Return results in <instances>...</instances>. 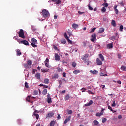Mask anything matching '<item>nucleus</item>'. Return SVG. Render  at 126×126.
I'll return each instance as SVG.
<instances>
[{"mask_svg": "<svg viewBox=\"0 0 126 126\" xmlns=\"http://www.w3.org/2000/svg\"><path fill=\"white\" fill-rule=\"evenodd\" d=\"M89 57V54H85L81 56V59L84 61L85 63H87V65H89V63H90V61H89V59H87V58Z\"/></svg>", "mask_w": 126, "mask_h": 126, "instance_id": "f257e3e1", "label": "nucleus"}, {"mask_svg": "<svg viewBox=\"0 0 126 126\" xmlns=\"http://www.w3.org/2000/svg\"><path fill=\"white\" fill-rule=\"evenodd\" d=\"M41 14L44 18H47L50 16V12L46 9L42 10Z\"/></svg>", "mask_w": 126, "mask_h": 126, "instance_id": "f03ea898", "label": "nucleus"}, {"mask_svg": "<svg viewBox=\"0 0 126 126\" xmlns=\"http://www.w3.org/2000/svg\"><path fill=\"white\" fill-rule=\"evenodd\" d=\"M32 41V43H31V45L32 46V47H33V48H37V39H35V38H33L31 39Z\"/></svg>", "mask_w": 126, "mask_h": 126, "instance_id": "7ed1b4c3", "label": "nucleus"}, {"mask_svg": "<svg viewBox=\"0 0 126 126\" xmlns=\"http://www.w3.org/2000/svg\"><path fill=\"white\" fill-rule=\"evenodd\" d=\"M19 37L22 39H25V35H24V31L23 29H20L19 33Z\"/></svg>", "mask_w": 126, "mask_h": 126, "instance_id": "20e7f679", "label": "nucleus"}, {"mask_svg": "<svg viewBox=\"0 0 126 126\" xmlns=\"http://www.w3.org/2000/svg\"><path fill=\"white\" fill-rule=\"evenodd\" d=\"M97 39V35H96L95 33H94L91 35V42H95V40Z\"/></svg>", "mask_w": 126, "mask_h": 126, "instance_id": "39448f33", "label": "nucleus"}, {"mask_svg": "<svg viewBox=\"0 0 126 126\" xmlns=\"http://www.w3.org/2000/svg\"><path fill=\"white\" fill-rule=\"evenodd\" d=\"M21 44H23L25 46H28L29 45V43L27 40H24L23 41H20Z\"/></svg>", "mask_w": 126, "mask_h": 126, "instance_id": "423d86ee", "label": "nucleus"}, {"mask_svg": "<svg viewBox=\"0 0 126 126\" xmlns=\"http://www.w3.org/2000/svg\"><path fill=\"white\" fill-rule=\"evenodd\" d=\"M55 61H60V60H61V58L58 53L55 54Z\"/></svg>", "mask_w": 126, "mask_h": 126, "instance_id": "0eeeda50", "label": "nucleus"}, {"mask_svg": "<svg viewBox=\"0 0 126 126\" xmlns=\"http://www.w3.org/2000/svg\"><path fill=\"white\" fill-rule=\"evenodd\" d=\"M96 63H97V65H102V64H103V62H102L99 58L96 59Z\"/></svg>", "mask_w": 126, "mask_h": 126, "instance_id": "6e6552de", "label": "nucleus"}, {"mask_svg": "<svg viewBox=\"0 0 126 126\" xmlns=\"http://www.w3.org/2000/svg\"><path fill=\"white\" fill-rule=\"evenodd\" d=\"M93 124L95 126H100V125H99V121H97V120H94Z\"/></svg>", "mask_w": 126, "mask_h": 126, "instance_id": "1a4fd4ad", "label": "nucleus"}, {"mask_svg": "<svg viewBox=\"0 0 126 126\" xmlns=\"http://www.w3.org/2000/svg\"><path fill=\"white\" fill-rule=\"evenodd\" d=\"M35 77L37 79L40 80L41 79V74L40 73H36L35 74Z\"/></svg>", "mask_w": 126, "mask_h": 126, "instance_id": "9d476101", "label": "nucleus"}, {"mask_svg": "<svg viewBox=\"0 0 126 126\" xmlns=\"http://www.w3.org/2000/svg\"><path fill=\"white\" fill-rule=\"evenodd\" d=\"M54 112H50L48 113V114L46 115L47 118H52L53 116H54Z\"/></svg>", "mask_w": 126, "mask_h": 126, "instance_id": "9b49d317", "label": "nucleus"}, {"mask_svg": "<svg viewBox=\"0 0 126 126\" xmlns=\"http://www.w3.org/2000/svg\"><path fill=\"white\" fill-rule=\"evenodd\" d=\"M70 119H71V116H69L65 120L64 124H67L68 122H69L70 121Z\"/></svg>", "mask_w": 126, "mask_h": 126, "instance_id": "f8f14e48", "label": "nucleus"}, {"mask_svg": "<svg viewBox=\"0 0 126 126\" xmlns=\"http://www.w3.org/2000/svg\"><path fill=\"white\" fill-rule=\"evenodd\" d=\"M93 104V101L90 100L89 103H87L85 104V107H89V106H91Z\"/></svg>", "mask_w": 126, "mask_h": 126, "instance_id": "ddd939ff", "label": "nucleus"}, {"mask_svg": "<svg viewBox=\"0 0 126 126\" xmlns=\"http://www.w3.org/2000/svg\"><path fill=\"white\" fill-rule=\"evenodd\" d=\"M105 31V29L103 28H100L99 30L98 33L99 34H102V33H104V32Z\"/></svg>", "mask_w": 126, "mask_h": 126, "instance_id": "4468645a", "label": "nucleus"}, {"mask_svg": "<svg viewBox=\"0 0 126 126\" xmlns=\"http://www.w3.org/2000/svg\"><path fill=\"white\" fill-rule=\"evenodd\" d=\"M69 99H70V96L69 95V94H68L67 95H65L64 97V100H65V101H68Z\"/></svg>", "mask_w": 126, "mask_h": 126, "instance_id": "2eb2a0df", "label": "nucleus"}, {"mask_svg": "<svg viewBox=\"0 0 126 126\" xmlns=\"http://www.w3.org/2000/svg\"><path fill=\"white\" fill-rule=\"evenodd\" d=\"M73 29H76V28H78V24L73 23L72 25Z\"/></svg>", "mask_w": 126, "mask_h": 126, "instance_id": "dca6fc26", "label": "nucleus"}, {"mask_svg": "<svg viewBox=\"0 0 126 126\" xmlns=\"http://www.w3.org/2000/svg\"><path fill=\"white\" fill-rule=\"evenodd\" d=\"M24 67L26 69H29V68H31V66H29L28 64L27 63L24 64Z\"/></svg>", "mask_w": 126, "mask_h": 126, "instance_id": "f3484780", "label": "nucleus"}, {"mask_svg": "<svg viewBox=\"0 0 126 126\" xmlns=\"http://www.w3.org/2000/svg\"><path fill=\"white\" fill-rule=\"evenodd\" d=\"M117 7H118V5H115L114 6V10L115 11L116 14H119V10L117 9Z\"/></svg>", "mask_w": 126, "mask_h": 126, "instance_id": "a211bd4d", "label": "nucleus"}, {"mask_svg": "<svg viewBox=\"0 0 126 126\" xmlns=\"http://www.w3.org/2000/svg\"><path fill=\"white\" fill-rule=\"evenodd\" d=\"M107 49H112L113 48V43H111L107 45Z\"/></svg>", "mask_w": 126, "mask_h": 126, "instance_id": "6ab92c4d", "label": "nucleus"}, {"mask_svg": "<svg viewBox=\"0 0 126 126\" xmlns=\"http://www.w3.org/2000/svg\"><path fill=\"white\" fill-rule=\"evenodd\" d=\"M99 58L101 60V61H105V59L104 58V56L102 54H99Z\"/></svg>", "mask_w": 126, "mask_h": 126, "instance_id": "aec40b11", "label": "nucleus"}, {"mask_svg": "<svg viewBox=\"0 0 126 126\" xmlns=\"http://www.w3.org/2000/svg\"><path fill=\"white\" fill-rule=\"evenodd\" d=\"M16 52L17 53V56H21V52L19 49H16Z\"/></svg>", "mask_w": 126, "mask_h": 126, "instance_id": "412c9836", "label": "nucleus"}, {"mask_svg": "<svg viewBox=\"0 0 126 126\" xmlns=\"http://www.w3.org/2000/svg\"><path fill=\"white\" fill-rule=\"evenodd\" d=\"M27 64H28L29 66H31V65H32V61L28 60L27 62Z\"/></svg>", "mask_w": 126, "mask_h": 126, "instance_id": "4be33fe9", "label": "nucleus"}, {"mask_svg": "<svg viewBox=\"0 0 126 126\" xmlns=\"http://www.w3.org/2000/svg\"><path fill=\"white\" fill-rule=\"evenodd\" d=\"M91 73H92V74H97L98 73V71L94 70V71L91 70L90 71Z\"/></svg>", "mask_w": 126, "mask_h": 126, "instance_id": "5701e85b", "label": "nucleus"}, {"mask_svg": "<svg viewBox=\"0 0 126 126\" xmlns=\"http://www.w3.org/2000/svg\"><path fill=\"white\" fill-rule=\"evenodd\" d=\"M111 25H112V26H114V27H116V21H115V20H112Z\"/></svg>", "mask_w": 126, "mask_h": 126, "instance_id": "b1692460", "label": "nucleus"}, {"mask_svg": "<svg viewBox=\"0 0 126 126\" xmlns=\"http://www.w3.org/2000/svg\"><path fill=\"white\" fill-rule=\"evenodd\" d=\"M48 92V90L47 89H44L42 91V94L43 95H46Z\"/></svg>", "mask_w": 126, "mask_h": 126, "instance_id": "393cba45", "label": "nucleus"}, {"mask_svg": "<svg viewBox=\"0 0 126 126\" xmlns=\"http://www.w3.org/2000/svg\"><path fill=\"white\" fill-rule=\"evenodd\" d=\"M74 74H78V73H80V70H75L73 71Z\"/></svg>", "mask_w": 126, "mask_h": 126, "instance_id": "a878e982", "label": "nucleus"}, {"mask_svg": "<svg viewBox=\"0 0 126 126\" xmlns=\"http://www.w3.org/2000/svg\"><path fill=\"white\" fill-rule=\"evenodd\" d=\"M121 70H123V71H126V67L125 66L122 65L121 67Z\"/></svg>", "mask_w": 126, "mask_h": 126, "instance_id": "bb28decb", "label": "nucleus"}, {"mask_svg": "<svg viewBox=\"0 0 126 126\" xmlns=\"http://www.w3.org/2000/svg\"><path fill=\"white\" fill-rule=\"evenodd\" d=\"M62 44H66V40L65 39H62L61 40Z\"/></svg>", "mask_w": 126, "mask_h": 126, "instance_id": "cd10ccee", "label": "nucleus"}, {"mask_svg": "<svg viewBox=\"0 0 126 126\" xmlns=\"http://www.w3.org/2000/svg\"><path fill=\"white\" fill-rule=\"evenodd\" d=\"M55 124H56V122L54 121H51L50 122V126H54Z\"/></svg>", "mask_w": 126, "mask_h": 126, "instance_id": "c85d7f7f", "label": "nucleus"}, {"mask_svg": "<svg viewBox=\"0 0 126 126\" xmlns=\"http://www.w3.org/2000/svg\"><path fill=\"white\" fill-rule=\"evenodd\" d=\"M50 82V80L49 79H44V83L45 84H48Z\"/></svg>", "mask_w": 126, "mask_h": 126, "instance_id": "c756f323", "label": "nucleus"}, {"mask_svg": "<svg viewBox=\"0 0 126 126\" xmlns=\"http://www.w3.org/2000/svg\"><path fill=\"white\" fill-rule=\"evenodd\" d=\"M108 108L109 110H110V111H111V112H114L115 113L116 111H114L110 105H108Z\"/></svg>", "mask_w": 126, "mask_h": 126, "instance_id": "7c9ffc66", "label": "nucleus"}, {"mask_svg": "<svg viewBox=\"0 0 126 126\" xmlns=\"http://www.w3.org/2000/svg\"><path fill=\"white\" fill-rule=\"evenodd\" d=\"M58 77H59V75L58 74H55L54 75L53 78H54V79H57V78H58Z\"/></svg>", "mask_w": 126, "mask_h": 126, "instance_id": "2f4dec72", "label": "nucleus"}, {"mask_svg": "<svg viewBox=\"0 0 126 126\" xmlns=\"http://www.w3.org/2000/svg\"><path fill=\"white\" fill-rule=\"evenodd\" d=\"M102 115H103V113H102L98 112L96 114V117H101V116H102Z\"/></svg>", "mask_w": 126, "mask_h": 126, "instance_id": "473e14b6", "label": "nucleus"}, {"mask_svg": "<svg viewBox=\"0 0 126 126\" xmlns=\"http://www.w3.org/2000/svg\"><path fill=\"white\" fill-rule=\"evenodd\" d=\"M33 116H35L36 117V118L37 119V120H38V119H39V114H37V113H35V112L33 113Z\"/></svg>", "mask_w": 126, "mask_h": 126, "instance_id": "72a5a7b5", "label": "nucleus"}, {"mask_svg": "<svg viewBox=\"0 0 126 126\" xmlns=\"http://www.w3.org/2000/svg\"><path fill=\"white\" fill-rule=\"evenodd\" d=\"M47 103L48 104H50V103H52V98H47Z\"/></svg>", "mask_w": 126, "mask_h": 126, "instance_id": "f704fd0d", "label": "nucleus"}, {"mask_svg": "<svg viewBox=\"0 0 126 126\" xmlns=\"http://www.w3.org/2000/svg\"><path fill=\"white\" fill-rule=\"evenodd\" d=\"M103 6H104V7H108V6H109V4L107 3H104L103 4H102Z\"/></svg>", "mask_w": 126, "mask_h": 126, "instance_id": "c9c22d12", "label": "nucleus"}, {"mask_svg": "<svg viewBox=\"0 0 126 126\" xmlns=\"http://www.w3.org/2000/svg\"><path fill=\"white\" fill-rule=\"evenodd\" d=\"M101 12H103V13L106 12V8H105V7H103L102 8Z\"/></svg>", "mask_w": 126, "mask_h": 126, "instance_id": "e433bc0d", "label": "nucleus"}, {"mask_svg": "<svg viewBox=\"0 0 126 126\" xmlns=\"http://www.w3.org/2000/svg\"><path fill=\"white\" fill-rule=\"evenodd\" d=\"M72 66H73V67H75L76 66V63L72 62Z\"/></svg>", "mask_w": 126, "mask_h": 126, "instance_id": "4c0bfd02", "label": "nucleus"}, {"mask_svg": "<svg viewBox=\"0 0 126 126\" xmlns=\"http://www.w3.org/2000/svg\"><path fill=\"white\" fill-rule=\"evenodd\" d=\"M49 69H41V72L45 73V72H48V71Z\"/></svg>", "mask_w": 126, "mask_h": 126, "instance_id": "58836bf2", "label": "nucleus"}, {"mask_svg": "<svg viewBox=\"0 0 126 126\" xmlns=\"http://www.w3.org/2000/svg\"><path fill=\"white\" fill-rule=\"evenodd\" d=\"M55 2L56 4H60L61 1V0H56Z\"/></svg>", "mask_w": 126, "mask_h": 126, "instance_id": "ea45409f", "label": "nucleus"}, {"mask_svg": "<svg viewBox=\"0 0 126 126\" xmlns=\"http://www.w3.org/2000/svg\"><path fill=\"white\" fill-rule=\"evenodd\" d=\"M112 107H116V101L115 100L112 101Z\"/></svg>", "mask_w": 126, "mask_h": 126, "instance_id": "a19ab883", "label": "nucleus"}, {"mask_svg": "<svg viewBox=\"0 0 126 126\" xmlns=\"http://www.w3.org/2000/svg\"><path fill=\"white\" fill-rule=\"evenodd\" d=\"M38 94V91L37 90H35L33 92V95L34 96H36V95H37Z\"/></svg>", "mask_w": 126, "mask_h": 126, "instance_id": "79ce46f5", "label": "nucleus"}, {"mask_svg": "<svg viewBox=\"0 0 126 126\" xmlns=\"http://www.w3.org/2000/svg\"><path fill=\"white\" fill-rule=\"evenodd\" d=\"M95 30H96V28H93V29H92L91 31H90V33H93V32H94Z\"/></svg>", "mask_w": 126, "mask_h": 126, "instance_id": "37998d69", "label": "nucleus"}, {"mask_svg": "<svg viewBox=\"0 0 126 126\" xmlns=\"http://www.w3.org/2000/svg\"><path fill=\"white\" fill-rule=\"evenodd\" d=\"M26 101L27 102H30V96H28L26 98Z\"/></svg>", "mask_w": 126, "mask_h": 126, "instance_id": "c03bdc74", "label": "nucleus"}, {"mask_svg": "<svg viewBox=\"0 0 126 126\" xmlns=\"http://www.w3.org/2000/svg\"><path fill=\"white\" fill-rule=\"evenodd\" d=\"M88 93L89 94H92V95H94V93H93V92L92 91H91L90 90H88Z\"/></svg>", "mask_w": 126, "mask_h": 126, "instance_id": "a18cd8bd", "label": "nucleus"}, {"mask_svg": "<svg viewBox=\"0 0 126 126\" xmlns=\"http://www.w3.org/2000/svg\"><path fill=\"white\" fill-rule=\"evenodd\" d=\"M123 29H124V27L123 26V25H121L120 26V29H119L120 31H123Z\"/></svg>", "mask_w": 126, "mask_h": 126, "instance_id": "49530a36", "label": "nucleus"}, {"mask_svg": "<svg viewBox=\"0 0 126 126\" xmlns=\"http://www.w3.org/2000/svg\"><path fill=\"white\" fill-rule=\"evenodd\" d=\"M64 37H65V39H66V40H67V39H69V38L68 37V36H67V34H66V33H65L64 34Z\"/></svg>", "mask_w": 126, "mask_h": 126, "instance_id": "de8ad7c7", "label": "nucleus"}, {"mask_svg": "<svg viewBox=\"0 0 126 126\" xmlns=\"http://www.w3.org/2000/svg\"><path fill=\"white\" fill-rule=\"evenodd\" d=\"M25 87H26V88H28L29 87L28 83H27V82H25Z\"/></svg>", "mask_w": 126, "mask_h": 126, "instance_id": "09e8293b", "label": "nucleus"}, {"mask_svg": "<svg viewBox=\"0 0 126 126\" xmlns=\"http://www.w3.org/2000/svg\"><path fill=\"white\" fill-rule=\"evenodd\" d=\"M67 112L69 115L72 114V110H67Z\"/></svg>", "mask_w": 126, "mask_h": 126, "instance_id": "8fccbe9b", "label": "nucleus"}, {"mask_svg": "<svg viewBox=\"0 0 126 126\" xmlns=\"http://www.w3.org/2000/svg\"><path fill=\"white\" fill-rule=\"evenodd\" d=\"M45 65L46 67L50 68V65H49V63H45Z\"/></svg>", "mask_w": 126, "mask_h": 126, "instance_id": "3c124183", "label": "nucleus"}, {"mask_svg": "<svg viewBox=\"0 0 126 126\" xmlns=\"http://www.w3.org/2000/svg\"><path fill=\"white\" fill-rule=\"evenodd\" d=\"M107 122V118H103L102 120V123H106Z\"/></svg>", "mask_w": 126, "mask_h": 126, "instance_id": "603ef678", "label": "nucleus"}, {"mask_svg": "<svg viewBox=\"0 0 126 126\" xmlns=\"http://www.w3.org/2000/svg\"><path fill=\"white\" fill-rule=\"evenodd\" d=\"M81 90H83V91H82V92H85V91H86V90H87V89L86 88H82L81 89Z\"/></svg>", "mask_w": 126, "mask_h": 126, "instance_id": "864d4df0", "label": "nucleus"}, {"mask_svg": "<svg viewBox=\"0 0 126 126\" xmlns=\"http://www.w3.org/2000/svg\"><path fill=\"white\" fill-rule=\"evenodd\" d=\"M62 63L64 65L67 64V62H65L64 60H63Z\"/></svg>", "mask_w": 126, "mask_h": 126, "instance_id": "5fc2aeb1", "label": "nucleus"}, {"mask_svg": "<svg viewBox=\"0 0 126 126\" xmlns=\"http://www.w3.org/2000/svg\"><path fill=\"white\" fill-rule=\"evenodd\" d=\"M67 40L68 42L69 43V44H72V41L71 40H70L69 38H68L67 39Z\"/></svg>", "mask_w": 126, "mask_h": 126, "instance_id": "6e6d98bb", "label": "nucleus"}, {"mask_svg": "<svg viewBox=\"0 0 126 126\" xmlns=\"http://www.w3.org/2000/svg\"><path fill=\"white\" fill-rule=\"evenodd\" d=\"M62 75L63 77H66V73L65 72H63V74H62Z\"/></svg>", "mask_w": 126, "mask_h": 126, "instance_id": "4d7b16f0", "label": "nucleus"}, {"mask_svg": "<svg viewBox=\"0 0 126 126\" xmlns=\"http://www.w3.org/2000/svg\"><path fill=\"white\" fill-rule=\"evenodd\" d=\"M47 98V99H49V98H51V95H50V94H49V93H48Z\"/></svg>", "mask_w": 126, "mask_h": 126, "instance_id": "13d9d810", "label": "nucleus"}, {"mask_svg": "<svg viewBox=\"0 0 126 126\" xmlns=\"http://www.w3.org/2000/svg\"><path fill=\"white\" fill-rule=\"evenodd\" d=\"M58 120H60L61 119V115L60 114H58V117H57Z\"/></svg>", "mask_w": 126, "mask_h": 126, "instance_id": "bf43d9fd", "label": "nucleus"}, {"mask_svg": "<svg viewBox=\"0 0 126 126\" xmlns=\"http://www.w3.org/2000/svg\"><path fill=\"white\" fill-rule=\"evenodd\" d=\"M78 13H79V14H83V13H84V12L79 11Z\"/></svg>", "mask_w": 126, "mask_h": 126, "instance_id": "052dcab7", "label": "nucleus"}, {"mask_svg": "<svg viewBox=\"0 0 126 126\" xmlns=\"http://www.w3.org/2000/svg\"><path fill=\"white\" fill-rule=\"evenodd\" d=\"M45 62L47 63H49V58H46V60H45Z\"/></svg>", "mask_w": 126, "mask_h": 126, "instance_id": "680f3d73", "label": "nucleus"}, {"mask_svg": "<svg viewBox=\"0 0 126 126\" xmlns=\"http://www.w3.org/2000/svg\"><path fill=\"white\" fill-rule=\"evenodd\" d=\"M89 9L90 10H93V8L90 6H89Z\"/></svg>", "mask_w": 126, "mask_h": 126, "instance_id": "e2e57ef3", "label": "nucleus"}, {"mask_svg": "<svg viewBox=\"0 0 126 126\" xmlns=\"http://www.w3.org/2000/svg\"><path fill=\"white\" fill-rule=\"evenodd\" d=\"M117 83H119V84H121L122 82L120 80L117 81Z\"/></svg>", "mask_w": 126, "mask_h": 126, "instance_id": "0e129e2a", "label": "nucleus"}, {"mask_svg": "<svg viewBox=\"0 0 126 126\" xmlns=\"http://www.w3.org/2000/svg\"><path fill=\"white\" fill-rule=\"evenodd\" d=\"M34 113H35V114H36V113H40V111L38 110H35Z\"/></svg>", "mask_w": 126, "mask_h": 126, "instance_id": "69168bd1", "label": "nucleus"}, {"mask_svg": "<svg viewBox=\"0 0 126 126\" xmlns=\"http://www.w3.org/2000/svg\"><path fill=\"white\" fill-rule=\"evenodd\" d=\"M65 92H66L65 90H63V91H62L61 92V93H62L63 94H64Z\"/></svg>", "mask_w": 126, "mask_h": 126, "instance_id": "338daca9", "label": "nucleus"}, {"mask_svg": "<svg viewBox=\"0 0 126 126\" xmlns=\"http://www.w3.org/2000/svg\"><path fill=\"white\" fill-rule=\"evenodd\" d=\"M122 118H123V116H122V115H120L118 116V119H122Z\"/></svg>", "mask_w": 126, "mask_h": 126, "instance_id": "774afa93", "label": "nucleus"}]
</instances>
